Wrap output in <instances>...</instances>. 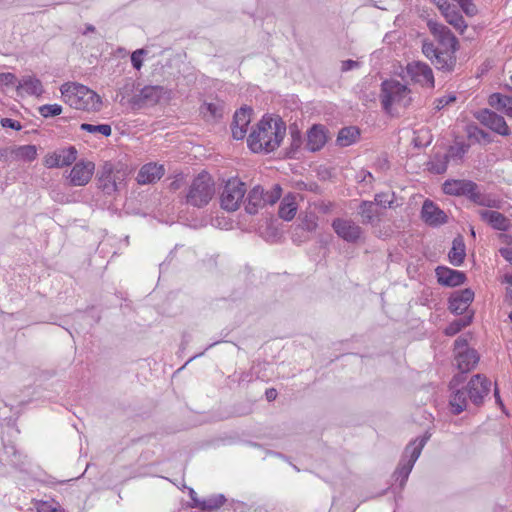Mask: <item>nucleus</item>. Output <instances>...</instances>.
I'll return each mask as SVG.
<instances>
[{"instance_id":"f257e3e1","label":"nucleus","mask_w":512,"mask_h":512,"mask_svg":"<svg viewBox=\"0 0 512 512\" xmlns=\"http://www.w3.org/2000/svg\"><path fill=\"white\" fill-rule=\"evenodd\" d=\"M286 134V125L281 118L264 116L248 135L247 144L254 153H269L277 149Z\"/></svg>"},{"instance_id":"f03ea898","label":"nucleus","mask_w":512,"mask_h":512,"mask_svg":"<svg viewBox=\"0 0 512 512\" xmlns=\"http://www.w3.org/2000/svg\"><path fill=\"white\" fill-rule=\"evenodd\" d=\"M63 101L70 107L85 112H99L101 97L87 86L78 83H65L60 88Z\"/></svg>"},{"instance_id":"7ed1b4c3","label":"nucleus","mask_w":512,"mask_h":512,"mask_svg":"<svg viewBox=\"0 0 512 512\" xmlns=\"http://www.w3.org/2000/svg\"><path fill=\"white\" fill-rule=\"evenodd\" d=\"M380 102L382 109L392 113L393 106L407 108L412 103L411 89L396 79H386L381 83Z\"/></svg>"},{"instance_id":"20e7f679","label":"nucleus","mask_w":512,"mask_h":512,"mask_svg":"<svg viewBox=\"0 0 512 512\" xmlns=\"http://www.w3.org/2000/svg\"><path fill=\"white\" fill-rule=\"evenodd\" d=\"M215 194V183L211 175L205 171L199 173L189 186L185 202L196 208L208 205Z\"/></svg>"},{"instance_id":"39448f33","label":"nucleus","mask_w":512,"mask_h":512,"mask_svg":"<svg viewBox=\"0 0 512 512\" xmlns=\"http://www.w3.org/2000/svg\"><path fill=\"white\" fill-rule=\"evenodd\" d=\"M430 434L426 433L424 436L411 441L405 448L403 456L394 472L396 481H400V487H404L408 477L413 469V466L419 458L423 447L429 440Z\"/></svg>"},{"instance_id":"423d86ee","label":"nucleus","mask_w":512,"mask_h":512,"mask_svg":"<svg viewBox=\"0 0 512 512\" xmlns=\"http://www.w3.org/2000/svg\"><path fill=\"white\" fill-rule=\"evenodd\" d=\"M282 188L279 184H274L269 191H265L260 185L254 186L246 199L245 211L250 215L258 213L259 209L266 205H274L281 197Z\"/></svg>"},{"instance_id":"0eeeda50","label":"nucleus","mask_w":512,"mask_h":512,"mask_svg":"<svg viewBox=\"0 0 512 512\" xmlns=\"http://www.w3.org/2000/svg\"><path fill=\"white\" fill-rule=\"evenodd\" d=\"M246 191V184L239 178L228 179L220 196L221 208L228 212L236 211L240 207Z\"/></svg>"},{"instance_id":"6e6552de","label":"nucleus","mask_w":512,"mask_h":512,"mask_svg":"<svg viewBox=\"0 0 512 512\" xmlns=\"http://www.w3.org/2000/svg\"><path fill=\"white\" fill-rule=\"evenodd\" d=\"M422 53L437 70L451 73L456 67V52L440 50L433 46V42L430 40L422 42Z\"/></svg>"},{"instance_id":"1a4fd4ad","label":"nucleus","mask_w":512,"mask_h":512,"mask_svg":"<svg viewBox=\"0 0 512 512\" xmlns=\"http://www.w3.org/2000/svg\"><path fill=\"white\" fill-rule=\"evenodd\" d=\"M427 25L434 37L433 46L443 51H457L458 40L447 26L433 21H429Z\"/></svg>"},{"instance_id":"9d476101","label":"nucleus","mask_w":512,"mask_h":512,"mask_svg":"<svg viewBox=\"0 0 512 512\" xmlns=\"http://www.w3.org/2000/svg\"><path fill=\"white\" fill-rule=\"evenodd\" d=\"M124 180V173L121 171L114 172L113 165L106 162L98 174V188L104 194L111 195L116 192Z\"/></svg>"},{"instance_id":"9b49d317","label":"nucleus","mask_w":512,"mask_h":512,"mask_svg":"<svg viewBox=\"0 0 512 512\" xmlns=\"http://www.w3.org/2000/svg\"><path fill=\"white\" fill-rule=\"evenodd\" d=\"M171 90L160 85H147L143 87L139 94L135 95L132 99L133 104L142 105H156L161 100H170Z\"/></svg>"},{"instance_id":"f8f14e48","label":"nucleus","mask_w":512,"mask_h":512,"mask_svg":"<svg viewBox=\"0 0 512 512\" xmlns=\"http://www.w3.org/2000/svg\"><path fill=\"white\" fill-rule=\"evenodd\" d=\"M491 389V381L482 374L474 375L468 382L465 390L469 401L475 406H480Z\"/></svg>"},{"instance_id":"ddd939ff","label":"nucleus","mask_w":512,"mask_h":512,"mask_svg":"<svg viewBox=\"0 0 512 512\" xmlns=\"http://www.w3.org/2000/svg\"><path fill=\"white\" fill-rule=\"evenodd\" d=\"M406 72L413 83L426 88H434V74L427 63L422 61H412L407 64Z\"/></svg>"},{"instance_id":"4468645a","label":"nucleus","mask_w":512,"mask_h":512,"mask_svg":"<svg viewBox=\"0 0 512 512\" xmlns=\"http://www.w3.org/2000/svg\"><path fill=\"white\" fill-rule=\"evenodd\" d=\"M442 190L446 195L465 196L473 201V195L478 191V185L468 179H448L442 185Z\"/></svg>"},{"instance_id":"2eb2a0df","label":"nucleus","mask_w":512,"mask_h":512,"mask_svg":"<svg viewBox=\"0 0 512 512\" xmlns=\"http://www.w3.org/2000/svg\"><path fill=\"white\" fill-rule=\"evenodd\" d=\"M331 226L337 236L348 243H356L363 233L362 228L350 219L335 218Z\"/></svg>"},{"instance_id":"dca6fc26","label":"nucleus","mask_w":512,"mask_h":512,"mask_svg":"<svg viewBox=\"0 0 512 512\" xmlns=\"http://www.w3.org/2000/svg\"><path fill=\"white\" fill-rule=\"evenodd\" d=\"M476 118L481 124L499 135L508 136L510 134V129L505 119L494 111L483 109L478 112Z\"/></svg>"},{"instance_id":"f3484780","label":"nucleus","mask_w":512,"mask_h":512,"mask_svg":"<svg viewBox=\"0 0 512 512\" xmlns=\"http://www.w3.org/2000/svg\"><path fill=\"white\" fill-rule=\"evenodd\" d=\"M77 158V150L74 146L63 148L44 157L43 164L47 168H61L70 166Z\"/></svg>"},{"instance_id":"a211bd4d","label":"nucleus","mask_w":512,"mask_h":512,"mask_svg":"<svg viewBox=\"0 0 512 512\" xmlns=\"http://www.w3.org/2000/svg\"><path fill=\"white\" fill-rule=\"evenodd\" d=\"M421 218L429 226H440L447 222L446 213L433 201L426 199L421 209Z\"/></svg>"},{"instance_id":"6ab92c4d","label":"nucleus","mask_w":512,"mask_h":512,"mask_svg":"<svg viewBox=\"0 0 512 512\" xmlns=\"http://www.w3.org/2000/svg\"><path fill=\"white\" fill-rule=\"evenodd\" d=\"M95 165L91 161H80L77 162L73 168L71 169L69 178L70 183L73 186H84L86 185L92 178L94 173Z\"/></svg>"},{"instance_id":"aec40b11","label":"nucleus","mask_w":512,"mask_h":512,"mask_svg":"<svg viewBox=\"0 0 512 512\" xmlns=\"http://www.w3.org/2000/svg\"><path fill=\"white\" fill-rule=\"evenodd\" d=\"M252 109L242 107L234 114L231 124L232 136L236 140H242L247 133V127L251 121Z\"/></svg>"},{"instance_id":"412c9836","label":"nucleus","mask_w":512,"mask_h":512,"mask_svg":"<svg viewBox=\"0 0 512 512\" xmlns=\"http://www.w3.org/2000/svg\"><path fill=\"white\" fill-rule=\"evenodd\" d=\"M473 300L474 292L470 288L455 292L449 298V310L454 314L461 315L467 311Z\"/></svg>"},{"instance_id":"4be33fe9","label":"nucleus","mask_w":512,"mask_h":512,"mask_svg":"<svg viewBox=\"0 0 512 512\" xmlns=\"http://www.w3.org/2000/svg\"><path fill=\"white\" fill-rule=\"evenodd\" d=\"M438 282L447 287H456L466 281V275L462 271L439 266L436 268Z\"/></svg>"},{"instance_id":"5701e85b","label":"nucleus","mask_w":512,"mask_h":512,"mask_svg":"<svg viewBox=\"0 0 512 512\" xmlns=\"http://www.w3.org/2000/svg\"><path fill=\"white\" fill-rule=\"evenodd\" d=\"M439 9L450 25H452L460 33L464 32V30L467 28V24L456 5L450 4L448 2L443 4L439 3Z\"/></svg>"},{"instance_id":"b1692460","label":"nucleus","mask_w":512,"mask_h":512,"mask_svg":"<svg viewBox=\"0 0 512 512\" xmlns=\"http://www.w3.org/2000/svg\"><path fill=\"white\" fill-rule=\"evenodd\" d=\"M327 130L321 124H314L307 132L306 149L310 152L321 150L327 142Z\"/></svg>"},{"instance_id":"393cba45","label":"nucleus","mask_w":512,"mask_h":512,"mask_svg":"<svg viewBox=\"0 0 512 512\" xmlns=\"http://www.w3.org/2000/svg\"><path fill=\"white\" fill-rule=\"evenodd\" d=\"M165 173L164 166L157 163H147L143 165L138 174L137 182L141 185L155 183L160 180Z\"/></svg>"},{"instance_id":"a878e982","label":"nucleus","mask_w":512,"mask_h":512,"mask_svg":"<svg viewBox=\"0 0 512 512\" xmlns=\"http://www.w3.org/2000/svg\"><path fill=\"white\" fill-rule=\"evenodd\" d=\"M480 218L491 228L498 231H508L510 229V220L502 213L494 210L479 211Z\"/></svg>"},{"instance_id":"bb28decb","label":"nucleus","mask_w":512,"mask_h":512,"mask_svg":"<svg viewBox=\"0 0 512 512\" xmlns=\"http://www.w3.org/2000/svg\"><path fill=\"white\" fill-rule=\"evenodd\" d=\"M479 359L480 356L475 349L455 354L456 364L461 373H468L473 370L477 366Z\"/></svg>"},{"instance_id":"cd10ccee","label":"nucleus","mask_w":512,"mask_h":512,"mask_svg":"<svg viewBox=\"0 0 512 512\" xmlns=\"http://www.w3.org/2000/svg\"><path fill=\"white\" fill-rule=\"evenodd\" d=\"M470 144L465 141L455 140L445 152L449 163L459 165L462 163L464 156L468 153Z\"/></svg>"},{"instance_id":"c85d7f7f","label":"nucleus","mask_w":512,"mask_h":512,"mask_svg":"<svg viewBox=\"0 0 512 512\" xmlns=\"http://www.w3.org/2000/svg\"><path fill=\"white\" fill-rule=\"evenodd\" d=\"M297 212L296 196L289 193L283 197L279 205L278 215L285 221L292 220Z\"/></svg>"},{"instance_id":"c756f323","label":"nucleus","mask_w":512,"mask_h":512,"mask_svg":"<svg viewBox=\"0 0 512 512\" xmlns=\"http://www.w3.org/2000/svg\"><path fill=\"white\" fill-rule=\"evenodd\" d=\"M23 89L28 95L40 96L44 92L42 82L32 75H26L18 82L17 90Z\"/></svg>"},{"instance_id":"7c9ffc66","label":"nucleus","mask_w":512,"mask_h":512,"mask_svg":"<svg viewBox=\"0 0 512 512\" xmlns=\"http://www.w3.org/2000/svg\"><path fill=\"white\" fill-rule=\"evenodd\" d=\"M468 400H469V397H468V394H467L465 388L455 390L451 394L450 400H449L451 412L454 415H459L460 413L465 411L468 407Z\"/></svg>"},{"instance_id":"2f4dec72","label":"nucleus","mask_w":512,"mask_h":512,"mask_svg":"<svg viewBox=\"0 0 512 512\" xmlns=\"http://www.w3.org/2000/svg\"><path fill=\"white\" fill-rule=\"evenodd\" d=\"M466 256V247L462 236H457L452 242V248L448 254L449 261L454 266H460Z\"/></svg>"},{"instance_id":"473e14b6","label":"nucleus","mask_w":512,"mask_h":512,"mask_svg":"<svg viewBox=\"0 0 512 512\" xmlns=\"http://www.w3.org/2000/svg\"><path fill=\"white\" fill-rule=\"evenodd\" d=\"M360 138V130L355 126H348L340 129L336 144L340 147H347L355 142Z\"/></svg>"},{"instance_id":"72a5a7b5","label":"nucleus","mask_w":512,"mask_h":512,"mask_svg":"<svg viewBox=\"0 0 512 512\" xmlns=\"http://www.w3.org/2000/svg\"><path fill=\"white\" fill-rule=\"evenodd\" d=\"M449 161L445 153H434L427 163L428 170L434 174H444L447 171Z\"/></svg>"},{"instance_id":"f704fd0d","label":"nucleus","mask_w":512,"mask_h":512,"mask_svg":"<svg viewBox=\"0 0 512 512\" xmlns=\"http://www.w3.org/2000/svg\"><path fill=\"white\" fill-rule=\"evenodd\" d=\"M11 153L17 158L31 162L37 157V148L35 145H22L11 148Z\"/></svg>"},{"instance_id":"c9c22d12","label":"nucleus","mask_w":512,"mask_h":512,"mask_svg":"<svg viewBox=\"0 0 512 512\" xmlns=\"http://www.w3.org/2000/svg\"><path fill=\"white\" fill-rule=\"evenodd\" d=\"M359 214L363 218V223L371 224L378 216L375 204L372 201H362L359 205Z\"/></svg>"},{"instance_id":"e433bc0d","label":"nucleus","mask_w":512,"mask_h":512,"mask_svg":"<svg viewBox=\"0 0 512 512\" xmlns=\"http://www.w3.org/2000/svg\"><path fill=\"white\" fill-rule=\"evenodd\" d=\"M225 500L226 499L222 494L213 495L201 500V502H198L196 507L201 510L213 511L220 508L224 504Z\"/></svg>"},{"instance_id":"4c0bfd02","label":"nucleus","mask_w":512,"mask_h":512,"mask_svg":"<svg viewBox=\"0 0 512 512\" xmlns=\"http://www.w3.org/2000/svg\"><path fill=\"white\" fill-rule=\"evenodd\" d=\"M473 319V314L464 316L463 318L454 320L444 330L445 335L454 336L459 333L463 328L470 325Z\"/></svg>"},{"instance_id":"58836bf2","label":"nucleus","mask_w":512,"mask_h":512,"mask_svg":"<svg viewBox=\"0 0 512 512\" xmlns=\"http://www.w3.org/2000/svg\"><path fill=\"white\" fill-rule=\"evenodd\" d=\"M80 129L82 131H86V132L92 133V134L100 133L105 137H109L112 133V128L109 124L93 125V124H89V123H82L80 125Z\"/></svg>"},{"instance_id":"ea45409f","label":"nucleus","mask_w":512,"mask_h":512,"mask_svg":"<svg viewBox=\"0 0 512 512\" xmlns=\"http://www.w3.org/2000/svg\"><path fill=\"white\" fill-rule=\"evenodd\" d=\"M300 220V227L307 232H314L318 227V217L313 212H306Z\"/></svg>"},{"instance_id":"a19ab883","label":"nucleus","mask_w":512,"mask_h":512,"mask_svg":"<svg viewBox=\"0 0 512 512\" xmlns=\"http://www.w3.org/2000/svg\"><path fill=\"white\" fill-rule=\"evenodd\" d=\"M472 202L477 205L484 206V207L497 208V209L500 208L499 200L492 199L489 196L482 194L479 190L477 191L476 194L473 195Z\"/></svg>"},{"instance_id":"79ce46f5","label":"nucleus","mask_w":512,"mask_h":512,"mask_svg":"<svg viewBox=\"0 0 512 512\" xmlns=\"http://www.w3.org/2000/svg\"><path fill=\"white\" fill-rule=\"evenodd\" d=\"M204 116H211L212 118H220L222 116V107L216 103H204L200 108Z\"/></svg>"},{"instance_id":"37998d69","label":"nucleus","mask_w":512,"mask_h":512,"mask_svg":"<svg viewBox=\"0 0 512 512\" xmlns=\"http://www.w3.org/2000/svg\"><path fill=\"white\" fill-rule=\"evenodd\" d=\"M38 111L44 118L54 117L62 113V106L59 104H45L40 106Z\"/></svg>"},{"instance_id":"c03bdc74","label":"nucleus","mask_w":512,"mask_h":512,"mask_svg":"<svg viewBox=\"0 0 512 512\" xmlns=\"http://www.w3.org/2000/svg\"><path fill=\"white\" fill-rule=\"evenodd\" d=\"M510 103V97L494 93L489 97V104L497 110L503 111L504 107Z\"/></svg>"},{"instance_id":"a18cd8bd","label":"nucleus","mask_w":512,"mask_h":512,"mask_svg":"<svg viewBox=\"0 0 512 512\" xmlns=\"http://www.w3.org/2000/svg\"><path fill=\"white\" fill-rule=\"evenodd\" d=\"M302 145V137L299 131H291V144L287 155L290 158H294L296 152Z\"/></svg>"},{"instance_id":"49530a36","label":"nucleus","mask_w":512,"mask_h":512,"mask_svg":"<svg viewBox=\"0 0 512 512\" xmlns=\"http://www.w3.org/2000/svg\"><path fill=\"white\" fill-rule=\"evenodd\" d=\"M392 196H394V194H392ZM374 201V204H377L383 208H387L392 206L394 199L387 193L381 192L375 195Z\"/></svg>"},{"instance_id":"de8ad7c7","label":"nucleus","mask_w":512,"mask_h":512,"mask_svg":"<svg viewBox=\"0 0 512 512\" xmlns=\"http://www.w3.org/2000/svg\"><path fill=\"white\" fill-rule=\"evenodd\" d=\"M456 101V96L453 95V94H449V95H444L442 97H439L437 99H435L434 101V109L436 111H440L442 110L444 107H446L447 105H449L450 103H453Z\"/></svg>"},{"instance_id":"09e8293b","label":"nucleus","mask_w":512,"mask_h":512,"mask_svg":"<svg viewBox=\"0 0 512 512\" xmlns=\"http://www.w3.org/2000/svg\"><path fill=\"white\" fill-rule=\"evenodd\" d=\"M473 350V348L468 347V340L464 336H459L454 342V351L455 354L460 353L461 351Z\"/></svg>"},{"instance_id":"8fccbe9b","label":"nucleus","mask_w":512,"mask_h":512,"mask_svg":"<svg viewBox=\"0 0 512 512\" xmlns=\"http://www.w3.org/2000/svg\"><path fill=\"white\" fill-rule=\"evenodd\" d=\"M469 136H474L477 139H482L487 143L491 141L490 134L476 126L469 131Z\"/></svg>"},{"instance_id":"3c124183","label":"nucleus","mask_w":512,"mask_h":512,"mask_svg":"<svg viewBox=\"0 0 512 512\" xmlns=\"http://www.w3.org/2000/svg\"><path fill=\"white\" fill-rule=\"evenodd\" d=\"M17 82V78L12 73H1L0 74V88L14 85Z\"/></svg>"},{"instance_id":"603ef678","label":"nucleus","mask_w":512,"mask_h":512,"mask_svg":"<svg viewBox=\"0 0 512 512\" xmlns=\"http://www.w3.org/2000/svg\"><path fill=\"white\" fill-rule=\"evenodd\" d=\"M460 8L467 16H474L477 14V7L472 0H466L460 5Z\"/></svg>"},{"instance_id":"864d4df0","label":"nucleus","mask_w":512,"mask_h":512,"mask_svg":"<svg viewBox=\"0 0 512 512\" xmlns=\"http://www.w3.org/2000/svg\"><path fill=\"white\" fill-rule=\"evenodd\" d=\"M143 54H144V50L139 49V50L134 51L131 55V63H132V66L136 70H140L142 67V62H143L142 55Z\"/></svg>"},{"instance_id":"5fc2aeb1","label":"nucleus","mask_w":512,"mask_h":512,"mask_svg":"<svg viewBox=\"0 0 512 512\" xmlns=\"http://www.w3.org/2000/svg\"><path fill=\"white\" fill-rule=\"evenodd\" d=\"M0 123L4 128H11V129L17 130V131L22 129L21 123L17 120L11 119V118H2Z\"/></svg>"},{"instance_id":"6e6d98bb","label":"nucleus","mask_w":512,"mask_h":512,"mask_svg":"<svg viewBox=\"0 0 512 512\" xmlns=\"http://www.w3.org/2000/svg\"><path fill=\"white\" fill-rule=\"evenodd\" d=\"M358 66H359V63L357 61L348 59V60H345L342 62L341 71L347 72V71H350Z\"/></svg>"},{"instance_id":"4d7b16f0","label":"nucleus","mask_w":512,"mask_h":512,"mask_svg":"<svg viewBox=\"0 0 512 512\" xmlns=\"http://www.w3.org/2000/svg\"><path fill=\"white\" fill-rule=\"evenodd\" d=\"M499 252L506 261L512 264V248H501Z\"/></svg>"},{"instance_id":"13d9d810","label":"nucleus","mask_w":512,"mask_h":512,"mask_svg":"<svg viewBox=\"0 0 512 512\" xmlns=\"http://www.w3.org/2000/svg\"><path fill=\"white\" fill-rule=\"evenodd\" d=\"M133 88H134V82L131 79H127L125 85L120 88V91L124 95V94H128L129 92H131L133 90Z\"/></svg>"},{"instance_id":"bf43d9fd","label":"nucleus","mask_w":512,"mask_h":512,"mask_svg":"<svg viewBox=\"0 0 512 512\" xmlns=\"http://www.w3.org/2000/svg\"><path fill=\"white\" fill-rule=\"evenodd\" d=\"M265 396H266L267 401L272 402L278 396L277 390L275 388H269L266 390Z\"/></svg>"},{"instance_id":"052dcab7","label":"nucleus","mask_w":512,"mask_h":512,"mask_svg":"<svg viewBox=\"0 0 512 512\" xmlns=\"http://www.w3.org/2000/svg\"><path fill=\"white\" fill-rule=\"evenodd\" d=\"M11 148L0 149V161H8L9 155H12Z\"/></svg>"},{"instance_id":"680f3d73","label":"nucleus","mask_w":512,"mask_h":512,"mask_svg":"<svg viewBox=\"0 0 512 512\" xmlns=\"http://www.w3.org/2000/svg\"><path fill=\"white\" fill-rule=\"evenodd\" d=\"M40 512H64L62 509L53 508L47 504H43L39 509Z\"/></svg>"},{"instance_id":"e2e57ef3","label":"nucleus","mask_w":512,"mask_h":512,"mask_svg":"<svg viewBox=\"0 0 512 512\" xmlns=\"http://www.w3.org/2000/svg\"><path fill=\"white\" fill-rule=\"evenodd\" d=\"M189 495H190V499L192 501V506L196 507V504L198 502H201V500L197 498L196 492L193 489L190 490Z\"/></svg>"},{"instance_id":"0e129e2a","label":"nucleus","mask_w":512,"mask_h":512,"mask_svg":"<svg viewBox=\"0 0 512 512\" xmlns=\"http://www.w3.org/2000/svg\"><path fill=\"white\" fill-rule=\"evenodd\" d=\"M503 112L507 115L512 117V98H510V103L504 107Z\"/></svg>"},{"instance_id":"69168bd1","label":"nucleus","mask_w":512,"mask_h":512,"mask_svg":"<svg viewBox=\"0 0 512 512\" xmlns=\"http://www.w3.org/2000/svg\"><path fill=\"white\" fill-rule=\"evenodd\" d=\"M505 281H506L508 284L512 285V273H511V274H506V275H505Z\"/></svg>"},{"instance_id":"338daca9","label":"nucleus","mask_w":512,"mask_h":512,"mask_svg":"<svg viewBox=\"0 0 512 512\" xmlns=\"http://www.w3.org/2000/svg\"><path fill=\"white\" fill-rule=\"evenodd\" d=\"M170 186H171V189H173V190H177L180 187V185L177 181H173Z\"/></svg>"},{"instance_id":"774afa93","label":"nucleus","mask_w":512,"mask_h":512,"mask_svg":"<svg viewBox=\"0 0 512 512\" xmlns=\"http://www.w3.org/2000/svg\"><path fill=\"white\" fill-rule=\"evenodd\" d=\"M94 31H95V27L93 25L89 24L86 26L85 34L88 32H94Z\"/></svg>"}]
</instances>
